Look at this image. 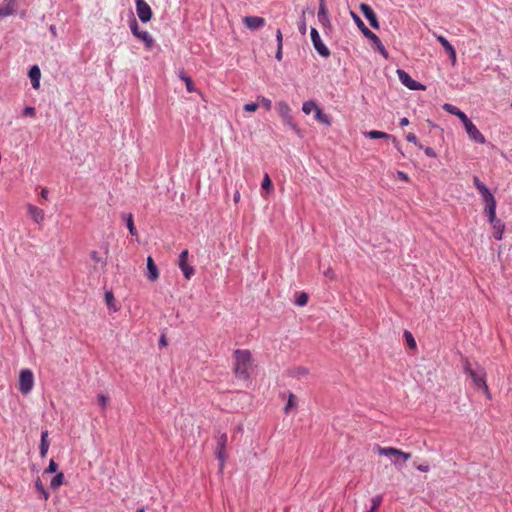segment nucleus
<instances>
[{
    "label": "nucleus",
    "mask_w": 512,
    "mask_h": 512,
    "mask_svg": "<svg viewBox=\"0 0 512 512\" xmlns=\"http://www.w3.org/2000/svg\"><path fill=\"white\" fill-rule=\"evenodd\" d=\"M235 365L234 373L238 379L248 380L249 369L251 366V353L246 349H237L234 351Z\"/></svg>",
    "instance_id": "obj_1"
},
{
    "label": "nucleus",
    "mask_w": 512,
    "mask_h": 512,
    "mask_svg": "<svg viewBox=\"0 0 512 512\" xmlns=\"http://www.w3.org/2000/svg\"><path fill=\"white\" fill-rule=\"evenodd\" d=\"M463 369L465 373L472 379L474 385L480 389H483V391L488 394L489 391L486 384V373L484 369L480 366H478L476 370L473 369L467 359L464 360Z\"/></svg>",
    "instance_id": "obj_2"
},
{
    "label": "nucleus",
    "mask_w": 512,
    "mask_h": 512,
    "mask_svg": "<svg viewBox=\"0 0 512 512\" xmlns=\"http://www.w3.org/2000/svg\"><path fill=\"white\" fill-rule=\"evenodd\" d=\"M129 27L132 34L145 44L147 49H151L154 45V39L148 31L140 30L138 22L135 18L129 21Z\"/></svg>",
    "instance_id": "obj_3"
},
{
    "label": "nucleus",
    "mask_w": 512,
    "mask_h": 512,
    "mask_svg": "<svg viewBox=\"0 0 512 512\" xmlns=\"http://www.w3.org/2000/svg\"><path fill=\"white\" fill-rule=\"evenodd\" d=\"M276 110L284 124L289 126L292 130L298 132L299 129L292 117L291 108L289 105L285 101H279L276 103Z\"/></svg>",
    "instance_id": "obj_4"
},
{
    "label": "nucleus",
    "mask_w": 512,
    "mask_h": 512,
    "mask_svg": "<svg viewBox=\"0 0 512 512\" xmlns=\"http://www.w3.org/2000/svg\"><path fill=\"white\" fill-rule=\"evenodd\" d=\"M34 385V376L31 370L23 369L19 375V390L22 394L31 392Z\"/></svg>",
    "instance_id": "obj_5"
},
{
    "label": "nucleus",
    "mask_w": 512,
    "mask_h": 512,
    "mask_svg": "<svg viewBox=\"0 0 512 512\" xmlns=\"http://www.w3.org/2000/svg\"><path fill=\"white\" fill-rule=\"evenodd\" d=\"M397 75L400 82L410 90L419 91L425 90V86L420 82L414 80L406 71L402 69L397 70Z\"/></svg>",
    "instance_id": "obj_6"
},
{
    "label": "nucleus",
    "mask_w": 512,
    "mask_h": 512,
    "mask_svg": "<svg viewBox=\"0 0 512 512\" xmlns=\"http://www.w3.org/2000/svg\"><path fill=\"white\" fill-rule=\"evenodd\" d=\"M311 40L317 53L322 57H328L330 51L327 46L322 42L320 35L316 28L312 27L310 31Z\"/></svg>",
    "instance_id": "obj_7"
},
{
    "label": "nucleus",
    "mask_w": 512,
    "mask_h": 512,
    "mask_svg": "<svg viewBox=\"0 0 512 512\" xmlns=\"http://www.w3.org/2000/svg\"><path fill=\"white\" fill-rule=\"evenodd\" d=\"M228 437L226 433H222L217 437V446H216V458L220 462V469L223 468L225 460H226V445H227Z\"/></svg>",
    "instance_id": "obj_8"
},
{
    "label": "nucleus",
    "mask_w": 512,
    "mask_h": 512,
    "mask_svg": "<svg viewBox=\"0 0 512 512\" xmlns=\"http://www.w3.org/2000/svg\"><path fill=\"white\" fill-rule=\"evenodd\" d=\"M136 12L141 22L146 23L152 18V10L145 0H135Z\"/></svg>",
    "instance_id": "obj_9"
},
{
    "label": "nucleus",
    "mask_w": 512,
    "mask_h": 512,
    "mask_svg": "<svg viewBox=\"0 0 512 512\" xmlns=\"http://www.w3.org/2000/svg\"><path fill=\"white\" fill-rule=\"evenodd\" d=\"M463 126L469 138L473 142L478 144H484L486 142L484 135L479 131V129L474 125V123L471 120L467 121Z\"/></svg>",
    "instance_id": "obj_10"
},
{
    "label": "nucleus",
    "mask_w": 512,
    "mask_h": 512,
    "mask_svg": "<svg viewBox=\"0 0 512 512\" xmlns=\"http://www.w3.org/2000/svg\"><path fill=\"white\" fill-rule=\"evenodd\" d=\"M376 450L379 455L385 456V457H390V455H397V457L402 458L404 462L411 458L410 453L404 452V451L394 448V447L377 446Z\"/></svg>",
    "instance_id": "obj_11"
},
{
    "label": "nucleus",
    "mask_w": 512,
    "mask_h": 512,
    "mask_svg": "<svg viewBox=\"0 0 512 512\" xmlns=\"http://www.w3.org/2000/svg\"><path fill=\"white\" fill-rule=\"evenodd\" d=\"M351 15L355 21V23L357 24V26L359 27V29L362 31V33L364 34V36L366 38H368L369 40H371L373 43H379L380 44V39L379 37L373 33L371 30H369L366 25L364 24V22L361 20V18L354 12H351Z\"/></svg>",
    "instance_id": "obj_12"
},
{
    "label": "nucleus",
    "mask_w": 512,
    "mask_h": 512,
    "mask_svg": "<svg viewBox=\"0 0 512 512\" xmlns=\"http://www.w3.org/2000/svg\"><path fill=\"white\" fill-rule=\"evenodd\" d=\"M360 10L364 17L369 22V24L371 25V27H373L374 29H379V22L374 10L368 4L365 3L360 4Z\"/></svg>",
    "instance_id": "obj_13"
},
{
    "label": "nucleus",
    "mask_w": 512,
    "mask_h": 512,
    "mask_svg": "<svg viewBox=\"0 0 512 512\" xmlns=\"http://www.w3.org/2000/svg\"><path fill=\"white\" fill-rule=\"evenodd\" d=\"M244 23L249 29L258 30L265 25V19L259 16H246Z\"/></svg>",
    "instance_id": "obj_14"
},
{
    "label": "nucleus",
    "mask_w": 512,
    "mask_h": 512,
    "mask_svg": "<svg viewBox=\"0 0 512 512\" xmlns=\"http://www.w3.org/2000/svg\"><path fill=\"white\" fill-rule=\"evenodd\" d=\"M364 136L367 138H370V139H391L392 142L395 144V146L398 148L399 142L397 141V139L395 137H393L392 135H390L388 133L378 131V130H371V131L364 132Z\"/></svg>",
    "instance_id": "obj_15"
},
{
    "label": "nucleus",
    "mask_w": 512,
    "mask_h": 512,
    "mask_svg": "<svg viewBox=\"0 0 512 512\" xmlns=\"http://www.w3.org/2000/svg\"><path fill=\"white\" fill-rule=\"evenodd\" d=\"M146 265H147L146 276H147L148 280H150L151 282L156 281L159 278V271H158V268L151 256H148Z\"/></svg>",
    "instance_id": "obj_16"
},
{
    "label": "nucleus",
    "mask_w": 512,
    "mask_h": 512,
    "mask_svg": "<svg viewBox=\"0 0 512 512\" xmlns=\"http://www.w3.org/2000/svg\"><path fill=\"white\" fill-rule=\"evenodd\" d=\"M436 39L442 45L443 49L448 53L450 59L454 63L456 61V51L452 44L442 35H438Z\"/></svg>",
    "instance_id": "obj_17"
},
{
    "label": "nucleus",
    "mask_w": 512,
    "mask_h": 512,
    "mask_svg": "<svg viewBox=\"0 0 512 512\" xmlns=\"http://www.w3.org/2000/svg\"><path fill=\"white\" fill-rule=\"evenodd\" d=\"M443 108L448 113L458 117L463 125L470 120L463 111H461L458 107L452 104H444Z\"/></svg>",
    "instance_id": "obj_18"
},
{
    "label": "nucleus",
    "mask_w": 512,
    "mask_h": 512,
    "mask_svg": "<svg viewBox=\"0 0 512 512\" xmlns=\"http://www.w3.org/2000/svg\"><path fill=\"white\" fill-rule=\"evenodd\" d=\"M29 78L31 80L32 87L34 89H39L40 87V79H41V71L37 65H33L29 70Z\"/></svg>",
    "instance_id": "obj_19"
},
{
    "label": "nucleus",
    "mask_w": 512,
    "mask_h": 512,
    "mask_svg": "<svg viewBox=\"0 0 512 512\" xmlns=\"http://www.w3.org/2000/svg\"><path fill=\"white\" fill-rule=\"evenodd\" d=\"M28 213L31 216V218L38 224L44 220L43 210L32 204L28 205Z\"/></svg>",
    "instance_id": "obj_20"
},
{
    "label": "nucleus",
    "mask_w": 512,
    "mask_h": 512,
    "mask_svg": "<svg viewBox=\"0 0 512 512\" xmlns=\"http://www.w3.org/2000/svg\"><path fill=\"white\" fill-rule=\"evenodd\" d=\"M48 431L44 430L41 432V440H40V446H39V452L40 456L42 458L46 457L48 449H49V441H48Z\"/></svg>",
    "instance_id": "obj_21"
},
{
    "label": "nucleus",
    "mask_w": 512,
    "mask_h": 512,
    "mask_svg": "<svg viewBox=\"0 0 512 512\" xmlns=\"http://www.w3.org/2000/svg\"><path fill=\"white\" fill-rule=\"evenodd\" d=\"M178 266L183 273V276L185 279L189 280L191 279L195 274V269L193 266L188 264V261L178 262Z\"/></svg>",
    "instance_id": "obj_22"
},
{
    "label": "nucleus",
    "mask_w": 512,
    "mask_h": 512,
    "mask_svg": "<svg viewBox=\"0 0 512 512\" xmlns=\"http://www.w3.org/2000/svg\"><path fill=\"white\" fill-rule=\"evenodd\" d=\"M319 10H318V20L323 25H326L329 23V16L328 11L325 8L324 0H319Z\"/></svg>",
    "instance_id": "obj_23"
},
{
    "label": "nucleus",
    "mask_w": 512,
    "mask_h": 512,
    "mask_svg": "<svg viewBox=\"0 0 512 512\" xmlns=\"http://www.w3.org/2000/svg\"><path fill=\"white\" fill-rule=\"evenodd\" d=\"M15 3H3L0 6V18L11 16L15 13Z\"/></svg>",
    "instance_id": "obj_24"
},
{
    "label": "nucleus",
    "mask_w": 512,
    "mask_h": 512,
    "mask_svg": "<svg viewBox=\"0 0 512 512\" xmlns=\"http://www.w3.org/2000/svg\"><path fill=\"white\" fill-rule=\"evenodd\" d=\"M490 224L492 225V227H493V229L495 231V239L501 240L502 239V234H503L504 229H505L504 223L500 219L497 218L493 222H490Z\"/></svg>",
    "instance_id": "obj_25"
},
{
    "label": "nucleus",
    "mask_w": 512,
    "mask_h": 512,
    "mask_svg": "<svg viewBox=\"0 0 512 512\" xmlns=\"http://www.w3.org/2000/svg\"><path fill=\"white\" fill-rule=\"evenodd\" d=\"M485 213L488 217L489 222H493L496 217V200L485 204Z\"/></svg>",
    "instance_id": "obj_26"
},
{
    "label": "nucleus",
    "mask_w": 512,
    "mask_h": 512,
    "mask_svg": "<svg viewBox=\"0 0 512 512\" xmlns=\"http://www.w3.org/2000/svg\"><path fill=\"white\" fill-rule=\"evenodd\" d=\"M478 192L480 193L482 200L485 204L495 201V197L490 192L489 188L486 185H483Z\"/></svg>",
    "instance_id": "obj_27"
},
{
    "label": "nucleus",
    "mask_w": 512,
    "mask_h": 512,
    "mask_svg": "<svg viewBox=\"0 0 512 512\" xmlns=\"http://www.w3.org/2000/svg\"><path fill=\"white\" fill-rule=\"evenodd\" d=\"M124 219L126 221L127 228L131 235H137V230L134 225L133 215L131 213L125 214Z\"/></svg>",
    "instance_id": "obj_28"
},
{
    "label": "nucleus",
    "mask_w": 512,
    "mask_h": 512,
    "mask_svg": "<svg viewBox=\"0 0 512 512\" xmlns=\"http://www.w3.org/2000/svg\"><path fill=\"white\" fill-rule=\"evenodd\" d=\"M64 482V474L62 472L56 473V475L52 478L50 482V486L52 489H56L61 486Z\"/></svg>",
    "instance_id": "obj_29"
},
{
    "label": "nucleus",
    "mask_w": 512,
    "mask_h": 512,
    "mask_svg": "<svg viewBox=\"0 0 512 512\" xmlns=\"http://www.w3.org/2000/svg\"><path fill=\"white\" fill-rule=\"evenodd\" d=\"M35 488H36L37 492H39L42 495L43 500L46 501L49 498V493L45 489L44 485L42 484V482L39 478L35 482Z\"/></svg>",
    "instance_id": "obj_30"
},
{
    "label": "nucleus",
    "mask_w": 512,
    "mask_h": 512,
    "mask_svg": "<svg viewBox=\"0 0 512 512\" xmlns=\"http://www.w3.org/2000/svg\"><path fill=\"white\" fill-rule=\"evenodd\" d=\"M382 496L376 495L371 499V507L366 512H375L382 503Z\"/></svg>",
    "instance_id": "obj_31"
},
{
    "label": "nucleus",
    "mask_w": 512,
    "mask_h": 512,
    "mask_svg": "<svg viewBox=\"0 0 512 512\" xmlns=\"http://www.w3.org/2000/svg\"><path fill=\"white\" fill-rule=\"evenodd\" d=\"M316 108H318L317 105L311 100L305 101L302 105V111L305 114H310L313 110L316 111Z\"/></svg>",
    "instance_id": "obj_32"
},
{
    "label": "nucleus",
    "mask_w": 512,
    "mask_h": 512,
    "mask_svg": "<svg viewBox=\"0 0 512 512\" xmlns=\"http://www.w3.org/2000/svg\"><path fill=\"white\" fill-rule=\"evenodd\" d=\"M315 118L321 123H324L326 125L330 124L329 117L326 114H324L320 108H316Z\"/></svg>",
    "instance_id": "obj_33"
},
{
    "label": "nucleus",
    "mask_w": 512,
    "mask_h": 512,
    "mask_svg": "<svg viewBox=\"0 0 512 512\" xmlns=\"http://www.w3.org/2000/svg\"><path fill=\"white\" fill-rule=\"evenodd\" d=\"M92 260L95 262V263H99L101 264V266L104 268L106 265H107V260L106 258L102 257L99 255V253L97 251H92L91 254H90Z\"/></svg>",
    "instance_id": "obj_34"
},
{
    "label": "nucleus",
    "mask_w": 512,
    "mask_h": 512,
    "mask_svg": "<svg viewBox=\"0 0 512 512\" xmlns=\"http://www.w3.org/2000/svg\"><path fill=\"white\" fill-rule=\"evenodd\" d=\"M297 399L294 394L289 393L287 404L284 408L285 413H288L290 409L296 407Z\"/></svg>",
    "instance_id": "obj_35"
},
{
    "label": "nucleus",
    "mask_w": 512,
    "mask_h": 512,
    "mask_svg": "<svg viewBox=\"0 0 512 512\" xmlns=\"http://www.w3.org/2000/svg\"><path fill=\"white\" fill-rule=\"evenodd\" d=\"M308 302V295L305 293V292H301L297 295L296 299H295V305L297 306H305Z\"/></svg>",
    "instance_id": "obj_36"
},
{
    "label": "nucleus",
    "mask_w": 512,
    "mask_h": 512,
    "mask_svg": "<svg viewBox=\"0 0 512 512\" xmlns=\"http://www.w3.org/2000/svg\"><path fill=\"white\" fill-rule=\"evenodd\" d=\"M404 337H405V340H406L409 348H411V349L416 348V341H415L413 335L409 331H407V330L404 331Z\"/></svg>",
    "instance_id": "obj_37"
},
{
    "label": "nucleus",
    "mask_w": 512,
    "mask_h": 512,
    "mask_svg": "<svg viewBox=\"0 0 512 512\" xmlns=\"http://www.w3.org/2000/svg\"><path fill=\"white\" fill-rule=\"evenodd\" d=\"M97 401H98L99 406L102 409H105L107 407L108 402H109V398L106 395H104V394H99L97 396Z\"/></svg>",
    "instance_id": "obj_38"
},
{
    "label": "nucleus",
    "mask_w": 512,
    "mask_h": 512,
    "mask_svg": "<svg viewBox=\"0 0 512 512\" xmlns=\"http://www.w3.org/2000/svg\"><path fill=\"white\" fill-rule=\"evenodd\" d=\"M181 78L186 84L187 91H189V92L194 91V83H193L192 79L189 76H184V75L181 76Z\"/></svg>",
    "instance_id": "obj_39"
},
{
    "label": "nucleus",
    "mask_w": 512,
    "mask_h": 512,
    "mask_svg": "<svg viewBox=\"0 0 512 512\" xmlns=\"http://www.w3.org/2000/svg\"><path fill=\"white\" fill-rule=\"evenodd\" d=\"M57 469H58L57 463L53 459H51L49 462V465L45 469L44 473H47V474L55 473V472H57Z\"/></svg>",
    "instance_id": "obj_40"
},
{
    "label": "nucleus",
    "mask_w": 512,
    "mask_h": 512,
    "mask_svg": "<svg viewBox=\"0 0 512 512\" xmlns=\"http://www.w3.org/2000/svg\"><path fill=\"white\" fill-rule=\"evenodd\" d=\"M22 114L24 116H27V117H35L36 115V110L34 107L32 106H26L23 111H22Z\"/></svg>",
    "instance_id": "obj_41"
},
{
    "label": "nucleus",
    "mask_w": 512,
    "mask_h": 512,
    "mask_svg": "<svg viewBox=\"0 0 512 512\" xmlns=\"http://www.w3.org/2000/svg\"><path fill=\"white\" fill-rule=\"evenodd\" d=\"M259 103H255V102H250V103H246L244 106H243V109L246 111V112H254L257 110V108L259 107Z\"/></svg>",
    "instance_id": "obj_42"
},
{
    "label": "nucleus",
    "mask_w": 512,
    "mask_h": 512,
    "mask_svg": "<svg viewBox=\"0 0 512 512\" xmlns=\"http://www.w3.org/2000/svg\"><path fill=\"white\" fill-rule=\"evenodd\" d=\"M406 140L408 142H411V143H414L416 146H418V148H423V145L421 143L418 142V139L416 137L415 134L413 133H409L407 136H406Z\"/></svg>",
    "instance_id": "obj_43"
},
{
    "label": "nucleus",
    "mask_w": 512,
    "mask_h": 512,
    "mask_svg": "<svg viewBox=\"0 0 512 512\" xmlns=\"http://www.w3.org/2000/svg\"><path fill=\"white\" fill-rule=\"evenodd\" d=\"M260 104L266 109L270 110L272 108V101L266 97H260Z\"/></svg>",
    "instance_id": "obj_44"
},
{
    "label": "nucleus",
    "mask_w": 512,
    "mask_h": 512,
    "mask_svg": "<svg viewBox=\"0 0 512 512\" xmlns=\"http://www.w3.org/2000/svg\"><path fill=\"white\" fill-rule=\"evenodd\" d=\"M424 153L426 154V156L430 157V158H435L437 157V153L435 152V150L431 147H424L421 148Z\"/></svg>",
    "instance_id": "obj_45"
},
{
    "label": "nucleus",
    "mask_w": 512,
    "mask_h": 512,
    "mask_svg": "<svg viewBox=\"0 0 512 512\" xmlns=\"http://www.w3.org/2000/svg\"><path fill=\"white\" fill-rule=\"evenodd\" d=\"M272 186L271 179L268 174H265L264 179L262 181V188L269 189Z\"/></svg>",
    "instance_id": "obj_46"
},
{
    "label": "nucleus",
    "mask_w": 512,
    "mask_h": 512,
    "mask_svg": "<svg viewBox=\"0 0 512 512\" xmlns=\"http://www.w3.org/2000/svg\"><path fill=\"white\" fill-rule=\"evenodd\" d=\"M189 252L188 250H183L180 255L178 262L188 261Z\"/></svg>",
    "instance_id": "obj_47"
},
{
    "label": "nucleus",
    "mask_w": 512,
    "mask_h": 512,
    "mask_svg": "<svg viewBox=\"0 0 512 512\" xmlns=\"http://www.w3.org/2000/svg\"><path fill=\"white\" fill-rule=\"evenodd\" d=\"M389 458L391 459L392 464H394L397 468H399V469L402 468V464L399 463V460H398L399 457H397V455H390Z\"/></svg>",
    "instance_id": "obj_48"
},
{
    "label": "nucleus",
    "mask_w": 512,
    "mask_h": 512,
    "mask_svg": "<svg viewBox=\"0 0 512 512\" xmlns=\"http://www.w3.org/2000/svg\"><path fill=\"white\" fill-rule=\"evenodd\" d=\"M473 184L477 190H479L483 185H485L477 176H474Z\"/></svg>",
    "instance_id": "obj_49"
},
{
    "label": "nucleus",
    "mask_w": 512,
    "mask_h": 512,
    "mask_svg": "<svg viewBox=\"0 0 512 512\" xmlns=\"http://www.w3.org/2000/svg\"><path fill=\"white\" fill-rule=\"evenodd\" d=\"M105 300L107 302V305L110 306L112 301L114 300V296L111 291H108L105 293Z\"/></svg>",
    "instance_id": "obj_50"
},
{
    "label": "nucleus",
    "mask_w": 512,
    "mask_h": 512,
    "mask_svg": "<svg viewBox=\"0 0 512 512\" xmlns=\"http://www.w3.org/2000/svg\"><path fill=\"white\" fill-rule=\"evenodd\" d=\"M276 40H277V46L283 45V37L280 29H277L276 31Z\"/></svg>",
    "instance_id": "obj_51"
},
{
    "label": "nucleus",
    "mask_w": 512,
    "mask_h": 512,
    "mask_svg": "<svg viewBox=\"0 0 512 512\" xmlns=\"http://www.w3.org/2000/svg\"><path fill=\"white\" fill-rule=\"evenodd\" d=\"M416 469L421 472H428L430 471V466L428 464H419L416 466Z\"/></svg>",
    "instance_id": "obj_52"
},
{
    "label": "nucleus",
    "mask_w": 512,
    "mask_h": 512,
    "mask_svg": "<svg viewBox=\"0 0 512 512\" xmlns=\"http://www.w3.org/2000/svg\"><path fill=\"white\" fill-rule=\"evenodd\" d=\"M324 275L329 278V279H334L335 278V273L334 271L332 270V268H328L324 271Z\"/></svg>",
    "instance_id": "obj_53"
},
{
    "label": "nucleus",
    "mask_w": 512,
    "mask_h": 512,
    "mask_svg": "<svg viewBox=\"0 0 512 512\" xmlns=\"http://www.w3.org/2000/svg\"><path fill=\"white\" fill-rule=\"evenodd\" d=\"M397 176L400 180H403V181H407L408 180V175L403 172V171H398L397 172Z\"/></svg>",
    "instance_id": "obj_54"
},
{
    "label": "nucleus",
    "mask_w": 512,
    "mask_h": 512,
    "mask_svg": "<svg viewBox=\"0 0 512 512\" xmlns=\"http://www.w3.org/2000/svg\"><path fill=\"white\" fill-rule=\"evenodd\" d=\"M275 58L279 61L282 59V46H277Z\"/></svg>",
    "instance_id": "obj_55"
},
{
    "label": "nucleus",
    "mask_w": 512,
    "mask_h": 512,
    "mask_svg": "<svg viewBox=\"0 0 512 512\" xmlns=\"http://www.w3.org/2000/svg\"><path fill=\"white\" fill-rule=\"evenodd\" d=\"M376 45V47L378 48V50L384 55L386 56V51H385V48L382 44V42L380 41V44L379 43H374Z\"/></svg>",
    "instance_id": "obj_56"
},
{
    "label": "nucleus",
    "mask_w": 512,
    "mask_h": 512,
    "mask_svg": "<svg viewBox=\"0 0 512 512\" xmlns=\"http://www.w3.org/2000/svg\"><path fill=\"white\" fill-rule=\"evenodd\" d=\"M299 32L301 34H305L306 33V24H305V22H302V23L299 24Z\"/></svg>",
    "instance_id": "obj_57"
},
{
    "label": "nucleus",
    "mask_w": 512,
    "mask_h": 512,
    "mask_svg": "<svg viewBox=\"0 0 512 512\" xmlns=\"http://www.w3.org/2000/svg\"><path fill=\"white\" fill-rule=\"evenodd\" d=\"M49 31H50V33L52 34L53 37L57 36V29H56V27L54 25H50Z\"/></svg>",
    "instance_id": "obj_58"
},
{
    "label": "nucleus",
    "mask_w": 512,
    "mask_h": 512,
    "mask_svg": "<svg viewBox=\"0 0 512 512\" xmlns=\"http://www.w3.org/2000/svg\"><path fill=\"white\" fill-rule=\"evenodd\" d=\"M399 124H400V126H407L409 124L408 118H406V117L401 118Z\"/></svg>",
    "instance_id": "obj_59"
},
{
    "label": "nucleus",
    "mask_w": 512,
    "mask_h": 512,
    "mask_svg": "<svg viewBox=\"0 0 512 512\" xmlns=\"http://www.w3.org/2000/svg\"><path fill=\"white\" fill-rule=\"evenodd\" d=\"M48 193H49L48 190L42 189L41 196L46 199L48 197Z\"/></svg>",
    "instance_id": "obj_60"
},
{
    "label": "nucleus",
    "mask_w": 512,
    "mask_h": 512,
    "mask_svg": "<svg viewBox=\"0 0 512 512\" xmlns=\"http://www.w3.org/2000/svg\"><path fill=\"white\" fill-rule=\"evenodd\" d=\"M159 344H160L161 346H165V345L167 344L166 339H165V337H164V336H161L160 341H159Z\"/></svg>",
    "instance_id": "obj_61"
},
{
    "label": "nucleus",
    "mask_w": 512,
    "mask_h": 512,
    "mask_svg": "<svg viewBox=\"0 0 512 512\" xmlns=\"http://www.w3.org/2000/svg\"><path fill=\"white\" fill-rule=\"evenodd\" d=\"M239 198H240V194H239V192H236V193L234 194V201H235V202H238Z\"/></svg>",
    "instance_id": "obj_62"
},
{
    "label": "nucleus",
    "mask_w": 512,
    "mask_h": 512,
    "mask_svg": "<svg viewBox=\"0 0 512 512\" xmlns=\"http://www.w3.org/2000/svg\"><path fill=\"white\" fill-rule=\"evenodd\" d=\"M306 373H307V370L305 368L299 369V374H306Z\"/></svg>",
    "instance_id": "obj_63"
},
{
    "label": "nucleus",
    "mask_w": 512,
    "mask_h": 512,
    "mask_svg": "<svg viewBox=\"0 0 512 512\" xmlns=\"http://www.w3.org/2000/svg\"><path fill=\"white\" fill-rule=\"evenodd\" d=\"M5 3H15V0H4Z\"/></svg>",
    "instance_id": "obj_64"
}]
</instances>
